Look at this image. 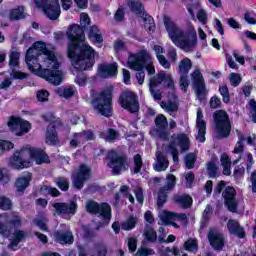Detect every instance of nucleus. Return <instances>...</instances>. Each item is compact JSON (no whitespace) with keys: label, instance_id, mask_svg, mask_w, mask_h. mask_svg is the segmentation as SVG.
<instances>
[{"label":"nucleus","instance_id":"nucleus-1","mask_svg":"<svg viewBox=\"0 0 256 256\" xmlns=\"http://www.w3.org/2000/svg\"><path fill=\"white\" fill-rule=\"evenodd\" d=\"M87 26L72 24L68 27L67 55L76 71H91L95 65V49L85 42Z\"/></svg>","mask_w":256,"mask_h":256},{"label":"nucleus","instance_id":"nucleus-2","mask_svg":"<svg viewBox=\"0 0 256 256\" xmlns=\"http://www.w3.org/2000/svg\"><path fill=\"white\" fill-rule=\"evenodd\" d=\"M163 21L164 27L172 42L179 43L182 49H189L191 47H195V44L197 43L196 33L192 34L191 39V34L185 33L183 30H181L168 15H164Z\"/></svg>","mask_w":256,"mask_h":256},{"label":"nucleus","instance_id":"nucleus-3","mask_svg":"<svg viewBox=\"0 0 256 256\" xmlns=\"http://www.w3.org/2000/svg\"><path fill=\"white\" fill-rule=\"evenodd\" d=\"M113 93H115V86L110 84L91 101L94 111H97L102 117H113Z\"/></svg>","mask_w":256,"mask_h":256},{"label":"nucleus","instance_id":"nucleus-4","mask_svg":"<svg viewBox=\"0 0 256 256\" xmlns=\"http://www.w3.org/2000/svg\"><path fill=\"white\" fill-rule=\"evenodd\" d=\"M214 125L219 139H227L231 135V119L227 111L220 109L214 112Z\"/></svg>","mask_w":256,"mask_h":256},{"label":"nucleus","instance_id":"nucleus-5","mask_svg":"<svg viewBox=\"0 0 256 256\" xmlns=\"http://www.w3.org/2000/svg\"><path fill=\"white\" fill-rule=\"evenodd\" d=\"M118 104L128 113H139L141 106L139 104V96L131 90H123L118 97Z\"/></svg>","mask_w":256,"mask_h":256},{"label":"nucleus","instance_id":"nucleus-6","mask_svg":"<svg viewBox=\"0 0 256 256\" xmlns=\"http://www.w3.org/2000/svg\"><path fill=\"white\" fill-rule=\"evenodd\" d=\"M108 167L112 169L114 175H121V171L129 169V157L125 153H119L115 150L108 152Z\"/></svg>","mask_w":256,"mask_h":256},{"label":"nucleus","instance_id":"nucleus-7","mask_svg":"<svg viewBox=\"0 0 256 256\" xmlns=\"http://www.w3.org/2000/svg\"><path fill=\"white\" fill-rule=\"evenodd\" d=\"M34 3L50 21H57L61 17V4H59V0H34Z\"/></svg>","mask_w":256,"mask_h":256},{"label":"nucleus","instance_id":"nucleus-8","mask_svg":"<svg viewBox=\"0 0 256 256\" xmlns=\"http://www.w3.org/2000/svg\"><path fill=\"white\" fill-rule=\"evenodd\" d=\"M86 211L90 215H99L102 221H111V205L107 202L98 203L95 200H89L86 203Z\"/></svg>","mask_w":256,"mask_h":256},{"label":"nucleus","instance_id":"nucleus-9","mask_svg":"<svg viewBox=\"0 0 256 256\" xmlns=\"http://www.w3.org/2000/svg\"><path fill=\"white\" fill-rule=\"evenodd\" d=\"M149 61V52L140 50L137 54H130L128 58V67L133 71H143Z\"/></svg>","mask_w":256,"mask_h":256},{"label":"nucleus","instance_id":"nucleus-10","mask_svg":"<svg viewBox=\"0 0 256 256\" xmlns=\"http://www.w3.org/2000/svg\"><path fill=\"white\" fill-rule=\"evenodd\" d=\"M222 199L224 201V206L230 213H237L239 201H237V190H235V187L227 186L222 192Z\"/></svg>","mask_w":256,"mask_h":256},{"label":"nucleus","instance_id":"nucleus-11","mask_svg":"<svg viewBox=\"0 0 256 256\" xmlns=\"http://www.w3.org/2000/svg\"><path fill=\"white\" fill-rule=\"evenodd\" d=\"M192 83L196 91V95L200 101H203L207 97V87L205 86V78L199 70H194L191 74Z\"/></svg>","mask_w":256,"mask_h":256},{"label":"nucleus","instance_id":"nucleus-12","mask_svg":"<svg viewBox=\"0 0 256 256\" xmlns=\"http://www.w3.org/2000/svg\"><path fill=\"white\" fill-rule=\"evenodd\" d=\"M161 83H163L165 89L175 90V81H173L171 74H166L163 71L159 72L157 75L150 78L149 85L151 88H155L157 85H161Z\"/></svg>","mask_w":256,"mask_h":256},{"label":"nucleus","instance_id":"nucleus-13","mask_svg":"<svg viewBox=\"0 0 256 256\" xmlns=\"http://www.w3.org/2000/svg\"><path fill=\"white\" fill-rule=\"evenodd\" d=\"M154 123L156 125V135L159 139H162L163 141H169V136L171 135V132L167 130V127H169V122L167 121V117L163 114H158L154 120Z\"/></svg>","mask_w":256,"mask_h":256},{"label":"nucleus","instance_id":"nucleus-14","mask_svg":"<svg viewBox=\"0 0 256 256\" xmlns=\"http://www.w3.org/2000/svg\"><path fill=\"white\" fill-rule=\"evenodd\" d=\"M52 207L55 208L58 215H75L77 213V209H79V205L75 200H71L69 203L55 202L52 204Z\"/></svg>","mask_w":256,"mask_h":256},{"label":"nucleus","instance_id":"nucleus-15","mask_svg":"<svg viewBox=\"0 0 256 256\" xmlns=\"http://www.w3.org/2000/svg\"><path fill=\"white\" fill-rule=\"evenodd\" d=\"M38 76L55 86L61 85L63 81V76L59 73V70H51L49 68L40 69L38 70Z\"/></svg>","mask_w":256,"mask_h":256},{"label":"nucleus","instance_id":"nucleus-16","mask_svg":"<svg viewBox=\"0 0 256 256\" xmlns=\"http://www.w3.org/2000/svg\"><path fill=\"white\" fill-rule=\"evenodd\" d=\"M10 164L13 169H29L31 161L25 159V151L17 150L10 158Z\"/></svg>","mask_w":256,"mask_h":256},{"label":"nucleus","instance_id":"nucleus-17","mask_svg":"<svg viewBox=\"0 0 256 256\" xmlns=\"http://www.w3.org/2000/svg\"><path fill=\"white\" fill-rule=\"evenodd\" d=\"M97 71L98 75H100L102 79H109V77H117V73H119L117 62H113L110 64L101 63L98 65Z\"/></svg>","mask_w":256,"mask_h":256},{"label":"nucleus","instance_id":"nucleus-18","mask_svg":"<svg viewBox=\"0 0 256 256\" xmlns=\"http://www.w3.org/2000/svg\"><path fill=\"white\" fill-rule=\"evenodd\" d=\"M29 156L30 159L36 163V165H43V163H51L49 155H47V152H45V150L41 148L30 147Z\"/></svg>","mask_w":256,"mask_h":256},{"label":"nucleus","instance_id":"nucleus-19","mask_svg":"<svg viewBox=\"0 0 256 256\" xmlns=\"http://www.w3.org/2000/svg\"><path fill=\"white\" fill-rule=\"evenodd\" d=\"M208 241L215 251H220V249L225 247V238L217 230H210L208 232Z\"/></svg>","mask_w":256,"mask_h":256},{"label":"nucleus","instance_id":"nucleus-20","mask_svg":"<svg viewBox=\"0 0 256 256\" xmlns=\"http://www.w3.org/2000/svg\"><path fill=\"white\" fill-rule=\"evenodd\" d=\"M88 39L92 45H97V47H103V34L97 25L89 26Z\"/></svg>","mask_w":256,"mask_h":256},{"label":"nucleus","instance_id":"nucleus-21","mask_svg":"<svg viewBox=\"0 0 256 256\" xmlns=\"http://www.w3.org/2000/svg\"><path fill=\"white\" fill-rule=\"evenodd\" d=\"M31 181H33V174L28 172L26 176L18 177L14 183V187L18 193V195H23L27 187L31 185Z\"/></svg>","mask_w":256,"mask_h":256},{"label":"nucleus","instance_id":"nucleus-22","mask_svg":"<svg viewBox=\"0 0 256 256\" xmlns=\"http://www.w3.org/2000/svg\"><path fill=\"white\" fill-rule=\"evenodd\" d=\"M172 201L182 209H191L193 207V197L189 194H174Z\"/></svg>","mask_w":256,"mask_h":256},{"label":"nucleus","instance_id":"nucleus-23","mask_svg":"<svg viewBox=\"0 0 256 256\" xmlns=\"http://www.w3.org/2000/svg\"><path fill=\"white\" fill-rule=\"evenodd\" d=\"M33 53H35V49L29 48L26 52L25 61L28 69L32 71V73H35L41 65L39 64V55H35Z\"/></svg>","mask_w":256,"mask_h":256},{"label":"nucleus","instance_id":"nucleus-24","mask_svg":"<svg viewBox=\"0 0 256 256\" xmlns=\"http://www.w3.org/2000/svg\"><path fill=\"white\" fill-rule=\"evenodd\" d=\"M227 229L230 235H236L238 239H245V229L241 227L237 220H228Z\"/></svg>","mask_w":256,"mask_h":256},{"label":"nucleus","instance_id":"nucleus-25","mask_svg":"<svg viewBox=\"0 0 256 256\" xmlns=\"http://www.w3.org/2000/svg\"><path fill=\"white\" fill-rule=\"evenodd\" d=\"M54 237L57 243H60V245H73V242L75 241V238L71 232L57 231L55 232Z\"/></svg>","mask_w":256,"mask_h":256},{"label":"nucleus","instance_id":"nucleus-26","mask_svg":"<svg viewBox=\"0 0 256 256\" xmlns=\"http://www.w3.org/2000/svg\"><path fill=\"white\" fill-rule=\"evenodd\" d=\"M156 165L154 166L155 171H158V173H161V171H167V168L169 167V160L167 159V156L163 154V152L158 151L156 152Z\"/></svg>","mask_w":256,"mask_h":256},{"label":"nucleus","instance_id":"nucleus-27","mask_svg":"<svg viewBox=\"0 0 256 256\" xmlns=\"http://www.w3.org/2000/svg\"><path fill=\"white\" fill-rule=\"evenodd\" d=\"M45 141L47 145H57L59 143V135L57 134V127L55 125L47 128Z\"/></svg>","mask_w":256,"mask_h":256},{"label":"nucleus","instance_id":"nucleus-28","mask_svg":"<svg viewBox=\"0 0 256 256\" xmlns=\"http://www.w3.org/2000/svg\"><path fill=\"white\" fill-rule=\"evenodd\" d=\"M140 16L144 22V29L148 31V33H151L157 29V26L155 25V19L153 16L149 15L147 11H144Z\"/></svg>","mask_w":256,"mask_h":256},{"label":"nucleus","instance_id":"nucleus-29","mask_svg":"<svg viewBox=\"0 0 256 256\" xmlns=\"http://www.w3.org/2000/svg\"><path fill=\"white\" fill-rule=\"evenodd\" d=\"M127 5L132 13L135 15H142L145 13V7L141 0H127Z\"/></svg>","mask_w":256,"mask_h":256},{"label":"nucleus","instance_id":"nucleus-30","mask_svg":"<svg viewBox=\"0 0 256 256\" xmlns=\"http://www.w3.org/2000/svg\"><path fill=\"white\" fill-rule=\"evenodd\" d=\"M169 193L170 191L163 188V187H160L158 189V196H157V207L159 209H162V207L165 205V203H167V201H169Z\"/></svg>","mask_w":256,"mask_h":256},{"label":"nucleus","instance_id":"nucleus-31","mask_svg":"<svg viewBox=\"0 0 256 256\" xmlns=\"http://www.w3.org/2000/svg\"><path fill=\"white\" fill-rule=\"evenodd\" d=\"M25 237H27V234L23 230L16 229L14 231L13 239L8 245L9 249H13V247H19V243H21Z\"/></svg>","mask_w":256,"mask_h":256},{"label":"nucleus","instance_id":"nucleus-32","mask_svg":"<svg viewBox=\"0 0 256 256\" xmlns=\"http://www.w3.org/2000/svg\"><path fill=\"white\" fill-rule=\"evenodd\" d=\"M177 142L182 153H185V151H189L191 141L189 140V136H187V134L185 133L178 134Z\"/></svg>","mask_w":256,"mask_h":256},{"label":"nucleus","instance_id":"nucleus-33","mask_svg":"<svg viewBox=\"0 0 256 256\" xmlns=\"http://www.w3.org/2000/svg\"><path fill=\"white\" fill-rule=\"evenodd\" d=\"M9 19L10 21H20V19H25V7L18 6L17 8L10 10Z\"/></svg>","mask_w":256,"mask_h":256},{"label":"nucleus","instance_id":"nucleus-34","mask_svg":"<svg viewBox=\"0 0 256 256\" xmlns=\"http://www.w3.org/2000/svg\"><path fill=\"white\" fill-rule=\"evenodd\" d=\"M165 217L167 221H184L186 224L189 223L187 214L185 213H175V212H166Z\"/></svg>","mask_w":256,"mask_h":256},{"label":"nucleus","instance_id":"nucleus-35","mask_svg":"<svg viewBox=\"0 0 256 256\" xmlns=\"http://www.w3.org/2000/svg\"><path fill=\"white\" fill-rule=\"evenodd\" d=\"M206 169L208 173V177L210 179H217L219 177V167H217V164H215V161H209L206 164Z\"/></svg>","mask_w":256,"mask_h":256},{"label":"nucleus","instance_id":"nucleus-36","mask_svg":"<svg viewBox=\"0 0 256 256\" xmlns=\"http://www.w3.org/2000/svg\"><path fill=\"white\" fill-rule=\"evenodd\" d=\"M191 67H193V62H191V59L189 58H184L179 63V71L182 75H189Z\"/></svg>","mask_w":256,"mask_h":256},{"label":"nucleus","instance_id":"nucleus-37","mask_svg":"<svg viewBox=\"0 0 256 256\" xmlns=\"http://www.w3.org/2000/svg\"><path fill=\"white\" fill-rule=\"evenodd\" d=\"M55 93L59 97H64V99H71L75 95V91L71 87H59L55 90Z\"/></svg>","mask_w":256,"mask_h":256},{"label":"nucleus","instance_id":"nucleus-38","mask_svg":"<svg viewBox=\"0 0 256 256\" xmlns=\"http://www.w3.org/2000/svg\"><path fill=\"white\" fill-rule=\"evenodd\" d=\"M185 251H189L190 253H197L199 251V243L197 239L189 238L184 242Z\"/></svg>","mask_w":256,"mask_h":256},{"label":"nucleus","instance_id":"nucleus-39","mask_svg":"<svg viewBox=\"0 0 256 256\" xmlns=\"http://www.w3.org/2000/svg\"><path fill=\"white\" fill-rule=\"evenodd\" d=\"M10 79L13 81H25V79H29V74L13 68L10 72Z\"/></svg>","mask_w":256,"mask_h":256},{"label":"nucleus","instance_id":"nucleus-40","mask_svg":"<svg viewBox=\"0 0 256 256\" xmlns=\"http://www.w3.org/2000/svg\"><path fill=\"white\" fill-rule=\"evenodd\" d=\"M138 221L137 217L132 215L126 220V222L122 223L121 229H123V231H131L132 229H135Z\"/></svg>","mask_w":256,"mask_h":256},{"label":"nucleus","instance_id":"nucleus-41","mask_svg":"<svg viewBox=\"0 0 256 256\" xmlns=\"http://www.w3.org/2000/svg\"><path fill=\"white\" fill-rule=\"evenodd\" d=\"M19 131L16 132L17 137H23L25 133H29L31 131V123L26 120L20 121V124L18 126Z\"/></svg>","mask_w":256,"mask_h":256},{"label":"nucleus","instance_id":"nucleus-42","mask_svg":"<svg viewBox=\"0 0 256 256\" xmlns=\"http://www.w3.org/2000/svg\"><path fill=\"white\" fill-rule=\"evenodd\" d=\"M40 193H42V195H51V197H59V195H61V192H59L57 188L47 185L40 188Z\"/></svg>","mask_w":256,"mask_h":256},{"label":"nucleus","instance_id":"nucleus-43","mask_svg":"<svg viewBox=\"0 0 256 256\" xmlns=\"http://www.w3.org/2000/svg\"><path fill=\"white\" fill-rule=\"evenodd\" d=\"M219 93L222 97L223 103L229 104L231 102V94L229 93V87L227 84H224L219 87Z\"/></svg>","mask_w":256,"mask_h":256},{"label":"nucleus","instance_id":"nucleus-44","mask_svg":"<svg viewBox=\"0 0 256 256\" xmlns=\"http://www.w3.org/2000/svg\"><path fill=\"white\" fill-rule=\"evenodd\" d=\"M3 217V214H0V219ZM11 233H13V228L9 227V224L6 222H0V235L2 237H11Z\"/></svg>","mask_w":256,"mask_h":256},{"label":"nucleus","instance_id":"nucleus-45","mask_svg":"<svg viewBox=\"0 0 256 256\" xmlns=\"http://www.w3.org/2000/svg\"><path fill=\"white\" fill-rule=\"evenodd\" d=\"M144 237L148 243L157 242V231L153 227H150L144 231Z\"/></svg>","mask_w":256,"mask_h":256},{"label":"nucleus","instance_id":"nucleus-46","mask_svg":"<svg viewBox=\"0 0 256 256\" xmlns=\"http://www.w3.org/2000/svg\"><path fill=\"white\" fill-rule=\"evenodd\" d=\"M86 181H87V176H84L83 174H79V172H77L73 180L75 189H83V185H85Z\"/></svg>","mask_w":256,"mask_h":256},{"label":"nucleus","instance_id":"nucleus-47","mask_svg":"<svg viewBox=\"0 0 256 256\" xmlns=\"http://www.w3.org/2000/svg\"><path fill=\"white\" fill-rule=\"evenodd\" d=\"M160 105H161L162 109L166 108V110L169 113H175V111H179V104H177V102H175V101L168 100L167 103L161 102Z\"/></svg>","mask_w":256,"mask_h":256},{"label":"nucleus","instance_id":"nucleus-48","mask_svg":"<svg viewBox=\"0 0 256 256\" xmlns=\"http://www.w3.org/2000/svg\"><path fill=\"white\" fill-rule=\"evenodd\" d=\"M166 181V185L162 186V188L166 189V191H172V189L175 188V185H177V178L173 174H168Z\"/></svg>","mask_w":256,"mask_h":256},{"label":"nucleus","instance_id":"nucleus-49","mask_svg":"<svg viewBox=\"0 0 256 256\" xmlns=\"http://www.w3.org/2000/svg\"><path fill=\"white\" fill-rule=\"evenodd\" d=\"M120 193H122L130 203H135V197H133V194L131 193V187L122 185L120 187Z\"/></svg>","mask_w":256,"mask_h":256},{"label":"nucleus","instance_id":"nucleus-50","mask_svg":"<svg viewBox=\"0 0 256 256\" xmlns=\"http://www.w3.org/2000/svg\"><path fill=\"white\" fill-rule=\"evenodd\" d=\"M198 129V135L196 136L197 141L200 143H205L206 138L205 135L207 133V126L204 123L200 124V126H196Z\"/></svg>","mask_w":256,"mask_h":256},{"label":"nucleus","instance_id":"nucleus-51","mask_svg":"<svg viewBox=\"0 0 256 256\" xmlns=\"http://www.w3.org/2000/svg\"><path fill=\"white\" fill-rule=\"evenodd\" d=\"M8 226L13 229H19L21 225H23V220H21V216L19 215H14L10 220L7 221Z\"/></svg>","mask_w":256,"mask_h":256},{"label":"nucleus","instance_id":"nucleus-52","mask_svg":"<svg viewBox=\"0 0 256 256\" xmlns=\"http://www.w3.org/2000/svg\"><path fill=\"white\" fill-rule=\"evenodd\" d=\"M13 208V202L8 197L2 196L0 197V209L2 211H9Z\"/></svg>","mask_w":256,"mask_h":256},{"label":"nucleus","instance_id":"nucleus-53","mask_svg":"<svg viewBox=\"0 0 256 256\" xmlns=\"http://www.w3.org/2000/svg\"><path fill=\"white\" fill-rule=\"evenodd\" d=\"M75 137L85 139V141H95V134L91 130H84L78 134H75Z\"/></svg>","mask_w":256,"mask_h":256},{"label":"nucleus","instance_id":"nucleus-54","mask_svg":"<svg viewBox=\"0 0 256 256\" xmlns=\"http://www.w3.org/2000/svg\"><path fill=\"white\" fill-rule=\"evenodd\" d=\"M15 147V144L9 140L0 139V155H3L5 151H11Z\"/></svg>","mask_w":256,"mask_h":256},{"label":"nucleus","instance_id":"nucleus-55","mask_svg":"<svg viewBox=\"0 0 256 256\" xmlns=\"http://www.w3.org/2000/svg\"><path fill=\"white\" fill-rule=\"evenodd\" d=\"M22 120L23 119L17 116H11L8 121V127L11 129V131H17V129H19V125L21 124Z\"/></svg>","mask_w":256,"mask_h":256},{"label":"nucleus","instance_id":"nucleus-56","mask_svg":"<svg viewBox=\"0 0 256 256\" xmlns=\"http://www.w3.org/2000/svg\"><path fill=\"white\" fill-rule=\"evenodd\" d=\"M184 159H185V165L187 169H193L195 167V162L197 161L195 154L189 153L185 156Z\"/></svg>","mask_w":256,"mask_h":256},{"label":"nucleus","instance_id":"nucleus-57","mask_svg":"<svg viewBox=\"0 0 256 256\" xmlns=\"http://www.w3.org/2000/svg\"><path fill=\"white\" fill-rule=\"evenodd\" d=\"M143 168V158H141L140 154H136L134 156V173H141V169Z\"/></svg>","mask_w":256,"mask_h":256},{"label":"nucleus","instance_id":"nucleus-58","mask_svg":"<svg viewBox=\"0 0 256 256\" xmlns=\"http://www.w3.org/2000/svg\"><path fill=\"white\" fill-rule=\"evenodd\" d=\"M168 149L172 155L174 163H179V151H177V146H175V142H170L168 145Z\"/></svg>","mask_w":256,"mask_h":256},{"label":"nucleus","instance_id":"nucleus-59","mask_svg":"<svg viewBox=\"0 0 256 256\" xmlns=\"http://www.w3.org/2000/svg\"><path fill=\"white\" fill-rule=\"evenodd\" d=\"M56 185L61 191H69V182L65 177H59L56 181Z\"/></svg>","mask_w":256,"mask_h":256},{"label":"nucleus","instance_id":"nucleus-60","mask_svg":"<svg viewBox=\"0 0 256 256\" xmlns=\"http://www.w3.org/2000/svg\"><path fill=\"white\" fill-rule=\"evenodd\" d=\"M210 109H221L223 103L218 96H212L209 101Z\"/></svg>","mask_w":256,"mask_h":256},{"label":"nucleus","instance_id":"nucleus-61","mask_svg":"<svg viewBox=\"0 0 256 256\" xmlns=\"http://www.w3.org/2000/svg\"><path fill=\"white\" fill-rule=\"evenodd\" d=\"M82 231L84 233V237L88 240V241H93V239H95V237H97V234L95 233V231H93L92 229L89 228V226H83L82 227Z\"/></svg>","mask_w":256,"mask_h":256},{"label":"nucleus","instance_id":"nucleus-62","mask_svg":"<svg viewBox=\"0 0 256 256\" xmlns=\"http://www.w3.org/2000/svg\"><path fill=\"white\" fill-rule=\"evenodd\" d=\"M19 57H20L19 52L17 51L11 52L10 60H9L10 67H19Z\"/></svg>","mask_w":256,"mask_h":256},{"label":"nucleus","instance_id":"nucleus-63","mask_svg":"<svg viewBox=\"0 0 256 256\" xmlns=\"http://www.w3.org/2000/svg\"><path fill=\"white\" fill-rule=\"evenodd\" d=\"M37 101L40 103H45V101H49V91L47 90H39L36 94Z\"/></svg>","mask_w":256,"mask_h":256},{"label":"nucleus","instance_id":"nucleus-64","mask_svg":"<svg viewBox=\"0 0 256 256\" xmlns=\"http://www.w3.org/2000/svg\"><path fill=\"white\" fill-rule=\"evenodd\" d=\"M230 83L232 87H239L241 85V75L237 73L230 74Z\"/></svg>","mask_w":256,"mask_h":256}]
</instances>
